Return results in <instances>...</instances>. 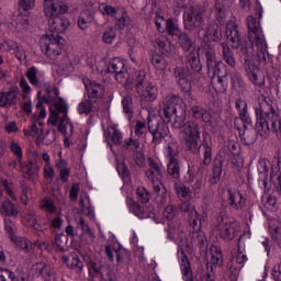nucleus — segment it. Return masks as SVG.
<instances>
[{
	"instance_id": "obj_1",
	"label": "nucleus",
	"mask_w": 281,
	"mask_h": 281,
	"mask_svg": "<svg viewBox=\"0 0 281 281\" xmlns=\"http://www.w3.org/2000/svg\"><path fill=\"white\" fill-rule=\"evenodd\" d=\"M44 102L49 104L48 124H50V126H58V131L63 133V135H74V124H71V121L67 117L69 104H67L63 98L56 99L49 95L44 97Z\"/></svg>"
},
{
	"instance_id": "obj_2",
	"label": "nucleus",
	"mask_w": 281,
	"mask_h": 281,
	"mask_svg": "<svg viewBox=\"0 0 281 281\" xmlns=\"http://www.w3.org/2000/svg\"><path fill=\"white\" fill-rule=\"evenodd\" d=\"M161 115L173 128H183L188 108L181 98L176 95L166 97L159 104Z\"/></svg>"
},
{
	"instance_id": "obj_3",
	"label": "nucleus",
	"mask_w": 281,
	"mask_h": 281,
	"mask_svg": "<svg viewBox=\"0 0 281 281\" xmlns=\"http://www.w3.org/2000/svg\"><path fill=\"white\" fill-rule=\"evenodd\" d=\"M269 102L270 100L265 95L259 98V109L263 117L257 120L256 131L260 137H267L271 131L281 135L280 116L273 112V106Z\"/></svg>"
},
{
	"instance_id": "obj_4",
	"label": "nucleus",
	"mask_w": 281,
	"mask_h": 281,
	"mask_svg": "<svg viewBox=\"0 0 281 281\" xmlns=\"http://www.w3.org/2000/svg\"><path fill=\"white\" fill-rule=\"evenodd\" d=\"M247 26H248V38L251 43L250 49L252 50V56L257 57V60H267L269 57V50L267 46V41L265 40V35L262 34V29L260 27V23L256 21L254 15H248L247 18Z\"/></svg>"
},
{
	"instance_id": "obj_5",
	"label": "nucleus",
	"mask_w": 281,
	"mask_h": 281,
	"mask_svg": "<svg viewBox=\"0 0 281 281\" xmlns=\"http://www.w3.org/2000/svg\"><path fill=\"white\" fill-rule=\"evenodd\" d=\"M41 47L50 60H56L63 54L65 38L59 34H46L41 37Z\"/></svg>"
},
{
	"instance_id": "obj_6",
	"label": "nucleus",
	"mask_w": 281,
	"mask_h": 281,
	"mask_svg": "<svg viewBox=\"0 0 281 281\" xmlns=\"http://www.w3.org/2000/svg\"><path fill=\"white\" fill-rule=\"evenodd\" d=\"M226 37L233 49H239L240 56H245L246 58H255V60H258V57L254 56V50L251 47L247 48V46L243 45L240 35L238 34V25L234 22V20L226 23Z\"/></svg>"
},
{
	"instance_id": "obj_7",
	"label": "nucleus",
	"mask_w": 281,
	"mask_h": 281,
	"mask_svg": "<svg viewBox=\"0 0 281 281\" xmlns=\"http://www.w3.org/2000/svg\"><path fill=\"white\" fill-rule=\"evenodd\" d=\"M182 128V139L184 142L186 148L196 153L201 148V127L199 123L194 121H189L183 123Z\"/></svg>"
},
{
	"instance_id": "obj_8",
	"label": "nucleus",
	"mask_w": 281,
	"mask_h": 281,
	"mask_svg": "<svg viewBox=\"0 0 281 281\" xmlns=\"http://www.w3.org/2000/svg\"><path fill=\"white\" fill-rule=\"evenodd\" d=\"M148 164L150 169L146 171V177L151 181L154 187V192L158 194V199H160V203H166V188L164 183H161V166L153 158H148Z\"/></svg>"
},
{
	"instance_id": "obj_9",
	"label": "nucleus",
	"mask_w": 281,
	"mask_h": 281,
	"mask_svg": "<svg viewBox=\"0 0 281 281\" xmlns=\"http://www.w3.org/2000/svg\"><path fill=\"white\" fill-rule=\"evenodd\" d=\"M236 109L237 111H239V117L241 122L245 123V131H239V135L241 138H244V142H246V144H254V142H256V137L251 136V132L247 128V126H251V117L249 116V112H247V101L243 99H237Z\"/></svg>"
},
{
	"instance_id": "obj_10",
	"label": "nucleus",
	"mask_w": 281,
	"mask_h": 281,
	"mask_svg": "<svg viewBox=\"0 0 281 281\" xmlns=\"http://www.w3.org/2000/svg\"><path fill=\"white\" fill-rule=\"evenodd\" d=\"M203 16H205V10H192L184 14V27L189 30V32H194L196 30L198 33L203 30V25L205 22L203 21Z\"/></svg>"
},
{
	"instance_id": "obj_11",
	"label": "nucleus",
	"mask_w": 281,
	"mask_h": 281,
	"mask_svg": "<svg viewBox=\"0 0 281 281\" xmlns=\"http://www.w3.org/2000/svg\"><path fill=\"white\" fill-rule=\"evenodd\" d=\"M43 8L45 16L48 19L69 12V4L60 2V0H44Z\"/></svg>"
},
{
	"instance_id": "obj_12",
	"label": "nucleus",
	"mask_w": 281,
	"mask_h": 281,
	"mask_svg": "<svg viewBox=\"0 0 281 281\" xmlns=\"http://www.w3.org/2000/svg\"><path fill=\"white\" fill-rule=\"evenodd\" d=\"M109 74H115L114 78L117 82H124L133 85V80L128 79V71L124 67V61L120 58H113L108 65Z\"/></svg>"
},
{
	"instance_id": "obj_13",
	"label": "nucleus",
	"mask_w": 281,
	"mask_h": 281,
	"mask_svg": "<svg viewBox=\"0 0 281 281\" xmlns=\"http://www.w3.org/2000/svg\"><path fill=\"white\" fill-rule=\"evenodd\" d=\"M83 85L86 87L87 98H89L90 102L98 103V100H102V98H104L106 90L102 83L91 79H85Z\"/></svg>"
},
{
	"instance_id": "obj_14",
	"label": "nucleus",
	"mask_w": 281,
	"mask_h": 281,
	"mask_svg": "<svg viewBox=\"0 0 281 281\" xmlns=\"http://www.w3.org/2000/svg\"><path fill=\"white\" fill-rule=\"evenodd\" d=\"M220 238L229 243L240 234V223L231 222V223H222L218 226Z\"/></svg>"
},
{
	"instance_id": "obj_15",
	"label": "nucleus",
	"mask_w": 281,
	"mask_h": 281,
	"mask_svg": "<svg viewBox=\"0 0 281 281\" xmlns=\"http://www.w3.org/2000/svg\"><path fill=\"white\" fill-rule=\"evenodd\" d=\"M19 102V88L12 86L9 91L1 92L0 94V106L1 109H10Z\"/></svg>"
},
{
	"instance_id": "obj_16",
	"label": "nucleus",
	"mask_w": 281,
	"mask_h": 281,
	"mask_svg": "<svg viewBox=\"0 0 281 281\" xmlns=\"http://www.w3.org/2000/svg\"><path fill=\"white\" fill-rule=\"evenodd\" d=\"M69 19L65 15L50 18L49 30L53 34H65L69 30Z\"/></svg>"
},
{
	"instance_id": "obj_17",
	"label": "nucleus",
	"mask_w": 281,
	"mask_h": 281,
	"mask_svg": "<svg viewBox=\"0 0 281 281\" xmlns=\"http://www.w3.org/2000/svg\"><path fill=\"white\" fill-rule=\"evenodd\" d=\"M245 68L246 74L252 83H255L257 87H262V85H265V75H262V71H260V68H258L256 64L246 60Z\"/></svg>"
},
{
	"instance_id": "obj_18",
	"label": "nucleus",
	"mask_w": 281,
	"mask_h": 281,
	"mask_svg": "<svg viewBox=\"0 0 281 281\" xmlns=\"http://www.w3.org/2000/svg\"><path fill=\"white\" fill-rule=\"evenodd\" d=\"M222 266H223V252L221 251V248L216 246H212L207 254L206 267L207 269H211V271H214V267L216 268Z\"/></svg>"
},
{
	"instance_id": "obj_19",
	"label": "nucleus",
	"mask_w": 281,
	"mask_h": 281,
	"mask_svg": "<svg viewBox=\"0 0 281 281\" xmlns=\"http://www.w3.org/2000/svg\"><path fill=\"white\" fill-rule=\"evenodd\" d=\"M137 93L143 102H155L159 95V90L157 86L147 83L145 87L138 88Z\"/></svg>"
},
{
	"instance_id": "obj_20",
	"label": "nucleus",
	"mask_w": 281,
	"mask_h": 281,
	"mask_svg": "<svg viewBox=\"0 0 281 281\" xmlns=\"http://www.w3.org/2000/svg\"><path fill=\"white\" fill-rule=\"evenodd\" d=\"M178 258L180 260V269L183 276V280L192 281V269L190 268V260L188 259V256H186L183 248L178 250Z\"/></svg>"
},
{
	"instance_id": "obj_21",
	"label": "nucleus",
	"mask_w": 281,
	"mask_h": 281,
	"mask_svg": "<svg viewBox=\"0 0 281 281\" xmlns=\"http://www.w3.org/2000/svg\"><path fill=\"white\" fill-rule=\"evenodd\" d=\"M21 172L24 175L25 179L31 181H36L38 179V166L34 161H29L26 165L20 161Z\"/></svg>"
},
{
	"instance_id": "obj_22",
	"label": "nucleus",
	"mask_w": 281,
	"mask_h": 281,
	"mask_svg": "<svg viewBox=\"0 0 281 281\" xmlns=\"http://www.w3.org/2000/svg\"><path fill=\"white\" fill-rule=\"evenodd\" d=\"M33 271L45 281H54L52 267L45 262H37L33 266Z\"/></svg>"
},
{
	"instance_id": "obj_23",
	"label": "nucleus",
	"mask_w": 281,
	"mask_h": 281,
	"mask_svg": "<svg viewBox=\"0 0 281 281\" xmlns=\"http://www.w3.org/2000/svg\"><path fill=\"white\" fill-rule=\"evenodd\" d=\"M157 47H159L161 54L165 56H172L177 48L173 46L172 42H170L166 36L159 35L155 41Z\"/></svg>"
},
{
	"instance_id": "obj_24",
	"label": "nucleus",
	"mask_w": 281,
	"mask_h": 281,
	"mask_svg": "<svg viewBox=\"0 0 281 281\" xmlns=\"http://www.w3.org/2000/svg\"><path fill=\"white\" fill-rule=\"evenodd\" d=\"M235 0H217L215 2V12L217 20L223 22L227 16V10L234 5Z\"/></svg>"
},
{
	"instance_id": "obj_25",
	"label": "nucleus",
	"mask_w": 281,
	"mask_h": 281,
	"mask_svg": "<svg viewBox=\"0 0 281 281\" xmlns=\"http://www.w3.org/2000/svg\"><path fill=\"white\" fill-rule=\"evenodd\" d=\"M126 203H127L130 212L132 214H134V216H136L137 218L144 220V218H148V216H150L148 214V212H146V210L142 206V204L135 202V200L127 199Z\"/></svg>"
},
{
	"instance_id": "obj_26",
	"label": "nucleus",
	"mask_w": 281,
	"mask_h": 281,
	"mask_svg": "<svg viewBox=\"0 0 281 281\" xmlns=\"http://www.w3.org/2000/svg\"><path fill=\"white\" fill-rule=\"evenodd\" d=\"M228 203L234 210H243L246 201L241 192L228 190Z\"/></svg>"
},
{
	"instance_id": "obj_27",
	"label": "nucleus",
	"mask_w": 281,
	"mask_h": 281,
	"mask_svg": "<svg viewBox=\"0 0 281 281\" xmlns=\"http://www.w3.org/2000/svg\"><path fill=\"white\" fill-rule=\"evenodd\" d=\"M151 135L154 142H161V139H166V137L170 135V128H168L166 122H159L156 128L151 132Z\"/></svg>"
},
{
	"instance_id": "obj_28",
	"label": "nucleus",
	"mask_w": 281,
	"mask_h": 281,
	"mask_svg": "<svg viewBox=\"0 0 281 281\" xmlns=\"http://www.w3.org/2000/svg\"><path fill=\"white\" fill-rule=\"evenodd\" d=\"M61 260L65 262L68 269H76L78 273H81L82 269L85 268L82 261H80V258H78L77 255H71L70 257L63 256Z\"/></svg>"
},
{
	"instance_id": "obj_29",
	"label": "nucleus",
	"mask_w": 281,
	"mask_h": 281,
	"mask_svg": "<svg viewBox=\"0 0 281 281\" xmlns=\"http://www.w3.org/2000/svg\"><path fill=\"white\" fill-rule=\"evenodd\" d=\"M220 45L222 47V58L224 63L232 68L236 67V57H234V52H232L226 43H221Z\"/></svg>"
},
{
	"instance_id": "obj_30",
	"label": "nucleus",
	"mask_w": 281,
	"mask_h": 281,
	"mask_svg": "<svg viewBox=\"0 0 281 281\" xmlns=\"http://www.w3.org/2000/svg\"><path fill=\"white\" fill-rule=\"evenodd\" d=\"M187 60H188V65L191 67V69L193 71H201V69H203V65L201 64V57L199 55V50L194 49L192 50L188 57H187Z\"/></svg>"
},
{
	"instance_id": "obj_31",
	"label": "nucleus",
	"mask_w": 281,
	"mask_h": 281,
	"mask_svg": "<svg viewBox=\"0 0 281 281\" xmlns=\"http://www.w3.org/2000/svg\"><path fill=\"white\" fill-rule=\"evenodd\" d=\"M0 214L2 216H19V209L10 200L2 202L0 206Z\"/></svg>"
},
{
	"instance_id": "obj_32",
	"label": "nucleus",
	"mask_w": 281,
	"mask_h": 281,
	"mask_svg": "<svg viewBox=\"0 0 281 281\" xmlns=\"http://www.w3.org/2000/svg\"><path fill=\"white\" fill-rule=\"evenodd\" d=\"M270 236H272L273 240H276L281 247V222L273 218L272 220V225L269 228Z\"/></svg>"
},
{
	"instance_id": "obj_33",
	"label": "nucleus",
	"mask_w": 281,
	"mask_h": 281,
	"mask_svg": "<svg viewBox=\"0 0 281 281\" xmlns=\"http://www.w3.org/2000/svg\"><path fill=\"white\" fill-rule=\"evenodd\" d=\"M0 281H27V280L23 276L16 277V274H14V272H12L9 269L0 268Z\"/></svg>"
},
{
	"instance_id": "obj_34",
	"label": "nucleus",
	"mask_w": 281,
	"mask_h": 281,
	"mask_svg": "<svg viewBox=\"0 0 281 281\" xmlns=\"http://www.w3.org/2000/svg\"><path fill=\"white\" fill-rule=\"evenodd\" d=\"M151 65L155 67L156 71H166V69H168V61L159 54L151 57Z\"/></svg>"
},
{
	"instance_id": "obj_35",
	"label": "nucleus",
	"mask_w": 281,
	"mask_h": 281,
	"mask_svg": "<svg viewBox=\"0 0 281 281\" xmlns=\"http://www.w3.org/2000/svg\"><path fill=\"white\" fill-rule=\"evenodd\" d=\"M11 241L13 243V245H15L18 249H21V251L27 252L32 247V241H30L25 237L15 236V237H12Z\"/></svg>"
},
{
	"instance_id": "obj_36",
	"label": "nucleus",
	"mask_w": 281,
	"mask_h": 281,
	"mask_svg": "<svg viewBox=\"0 0 281 281\" xmlns=\"http://www.w3.org/2000/svg\"><path fill=\"white\" fill-rule=\"evenodd\" d=\"M207 69L209 74H212V76H217V78H224V76H227V68L223 61H215V64H213V68Z\"/></svg>"
},
{
	"instance_id": "obj_37",
	"label": "nucleus",
	"mask_w": 281,
	"mask_h": 281,
	"mask_svg": "<svg viewBox=\"0 0 281 281\" xmlns=\"http://www.w3.org/2000/svg\"><path fill=\"white\" fill-rule=\"evenodd\" d=\"M223 33L221 32V26L217 24H211L206 31V38L209 41H221Z\"/></svg>"
},
{
	"instance_id": "obj_38",
	"label": "nucleus",
	"mask_w": 281,
	"mask_h": 281,
	"mask_svg": "<svg viewBox=\"0 0 281 281\" xmlns=\"http://www.w3.org/2000/svg\"><path fill=\"white\" fill-rule=\"evenodd\" d=\"M24 221L30 227H34L36 232H43V225L38 223V220H36V214L33 211H29L24 215Z\"/></svg>"
},
{
	"instance_id": "obj_39",
	"label": "nucleus",
	"mask_w": 281,
	"mask_h": 281,
	"mask_svg": "<svg viewBox=\"0 0 281 281\" xmlns=\"http://www.w3.org/2000/svg\"><path fill=\"white\" fill-rule=\"evenodd\" d=\"M94 104H97V102H91V99L88 97L86 100L79 103L78 113L80 115H89V113L93 111Z\"/></svg>"
},
{
	"instance_id": "obj_40",
	"label": "nucleus",
	"mask_w": 281,
	"mask_h": 281,
	"mask_svg": "<svg viewBox=\"0 0 281 281\" xmlns=\"http://www.w3.org/2000/svg\"><path fill=\"white\" fill-rule=\"evenodd\" d=\"M189 224L193 232H199V229H201V220H199V212H196V209H192L191 213H189Z\"/></svg>"
},
{
	"instance_id": "obj_41",
	"label": "nucleus",
	"mask_w": 281,
	"mask_h": 281,
	"mask_svg": "<svg viewBox=\"0 0 281 281\" xmlns=\"http://www.w3.org/2000/svg\"><path fill=\"white\" fill-rule=\"evenodd\" d=\"M205 58L207 68L212 69L214 64L218 63V60H216V52L214 50V47L207 46L205 48Z\"/></svg>"
},
{
	"instance_id": "obj_42",
	"label": "nucleus",
	"mask_w": 281,
	"mask_h": 281,
	"mask_svg": "<svg viewBox=\"0 0 281 281\" xmlns=\"http://www.w3.org/2000/svg\"><path fill=\"white\" fill-rule=\"evenodd\" d=\"M168 175L172 177L173 179H179L180 177V168H179V160L178 159H171L168 164Z\"/></svg>"
},
{
	"instance_id": "obj_43",
	"label": "nucleus",
	"mask_w": 281,
	"mask_h": 281,
	"mask_svg": "<svg viewBox=\"0 0 281 281\" xmlns=\"http://www.w3.org/2000/svg\"><path fill=\"white\" fill-rule=\"evenodd\" d=\"M176 194L179 199H190V188L186 187L183 183L175 184Z\"/></svg>"
},
{
	"instance_id": "obj_44",
	"label": "nucleus",
	"mask_w": 281,
	"mask_h": 281,
	"mask_svg": "<svg viewBox=\"0 0 281 281\" xmlns=\"http://www.w3.org/2000/svg\"><path fill=\"white\" fill-rule=\"evenodd\" d=\"M41 209L44 210L47 214H54L56 212V205L54 204V200L49 198H44L41 201Z\"/></svg>"
},
{
	"instance_id": "obj_45",
	"label": "nucleus",
	"mask_w": 281,
	"mask_h": 281,
	"mask_svg": "<svg viewBox=\"0 0 281 281\" xmlns=\"http://www.w3.org/2000/svg\"><path fill=\"white\" fill-rule=\"evenodd\" d=\"M179 45L182 47L184 52H190L192 48V40L188 34L181 33L180 36H178Z\"/></svg>"
},
{
	"instance_id": "obj_46",
	"label": "nucleus",
	"mask_w": 281,
	"mask_h": 281,
	"mask_svg": "<svg viewBox=\"0 0 281 281\" xmlns=\"http://www.w3.org/2000/svg\"><path fill=\"white\" fill-rule=\"evenodd\" d=\"M116 36H117V32L115 31V29L109 27L103 32L102 41L106 45H111L113 41H115Z\"/></svg>"
},
{
	"instance_id": "obj_47",
	"label": "nucleus",
	"mask_w": 281,
	"mask_h": 281,
	"mask_svg": "<svg viewBox=\"0 0 281 281\" xmlns=\"http://www.w3.org/2000/svg\"><path fill=\"white\" fill-rule=\"evenodd\" d=\"M165 30H167V34H169V36H180V34H181L179 26H177V24H175V21H172V19H168L166 21Z\"/></svg>"
},
{
	"instance_id": "obj_48",
	"label": "nucleus",
	"mask_w": 281,
	"mask_h": 281,
	"mask_svg": "<svg viewBox=\"0 0 281 281\" xmlns=\"http://www.w3.org/2000/svg\"><path fill=\"white\" fill-rule=\"evenodd\" d=\"M231 82H232V87H233V89H235V91L240 92V91H243V89H245V82H243V78L238 74L232 75Z\"/></svg>"
},
{
	"instance_id": "obj_49",
	"label": "nucleus",
	"mask_w": 281,
	"mask_h": 281,
	"mask_svg": "<svg viewBox=\"0 0 281 281\" xmlns=\"http://www.w3.org/2000/svg\"><path fill=\"white\" fill-rule=\"evenodd\" d=\"M232 266L236 267V265H245L247 262V255L245 251L238 249L237 252L232 257Z\"/></svg>"
},
{
	"instance_id": "obj_50",
	"label": "nucleus",
	"mask_w": 281,
	"mask_h": 281,
	"mask_svg": "<svg viewBox=\"0 0 281 281\" xmlns=\"http://www.w3.org/2000/svg\"><path fill=\"white\" fill-rule=\"evenodd\" d=\"M92 16L89 13H81L78 18V27L80 30H87L89 27V23L92 21Z\"/></svg>"
},
{
	"instance_id": "obj_51",
	"label": "nucleus",
	"mask_w": 281,
	"mask_h": 281,
	"mask_svg": "<svg viewBox=\"0 0 281 281\" xmlns=\"http://www.w3.org/2000/svg\"><path fill=\"white\" fill-rule=\"evenodd\" d=\"M202 159L204 166H210L212 164V147H210L207 143H203Z\"/></svg>"
},
{
	"instance_id": "obj_52",
	"label": "nucleus",
	"mask_w": 281,
	"mask_h": 281,
	"mask_svg": "<svg viewBox=\"0 0 281 281\" xmlns=\"http://www.w3.org/2000/svg\"><path fill=\"white\" fill-rule=\"evenodd\" d=\"M4 229L9 234L11 240L16 237V224L10 218H4Z\"/></svg>"
},
{
	"instance_id": "obj_53",
	"label": "nucleus",
	"mask_w": 281,
	"mask_h": 281,
	"mask_svg": "<svg viewBox=\"0 0 281 281\" xmlns=\"http://www.w3.org/2000/svg\"><path fill=\"white\" fill-rule=\"evenodd\" d=\"M18 7L24 12H30L36 8V0H18Z\"/></svg>"
},
{
	"instance_id": "obj_54",
	"label": "nucleus",
	"mask_w": 281,
	"mask_h": 281,
	"mask_svg": "<svg viewBox=\"0 0 281 281\" xmlns=\"http://www.w3.org/2000/svg\"><path fill=\"white\" fill-rule=\"evenodd\" d=\"M99 10H100L101 14H103L104 16L114 18L117 14V10L106 3H101L99 5Z\"/></svg>"
},
{
	"instance_id": "obj_55",
	"label": "nucleus",
	"mask_w": 281,
	"mask_h": 281,
	"mask_svg": "<svg viewBox=\"0 0 281 281\" xmlns=\"http://www.w3.org/2000/svg\"><path fill=\"white\" fill-rule=\"evenodd\" d=\"M21 191L22 194L20 196V201L24 204L27 205V203H30V187H27V184L25 183V181L21 182Z\"/></svg>"
},
{
	"instance_id": "obj_56",
	"label": "nucleus",
	"mask_w": 281,
	"mask_h": 281,
	"mask_svg": "<svg viewBox=\"0 0 281 281\" xmlns=\"http://www.w3.org/2000/svg\"><path fill=\"white\" fill-rule=\"evenodd\" d=\"M10 150L11 153H13V155H15L19 164H21V159H23V148H21V145H19V143H16L15 140H12L10 143Z\"/></svg>"
},
{
	"instance_id": "obj_57",
	"label": "nucleus",
	"mask_w": 281,
	"mask_h": 281,
	"mask_svg": "<svg viewBox=\"0 0 281 281\" xmlns=\"http://www.w3.org/2000/svg\"><path fill=\"white\" fill-rule=\"evenodd\" d=\"M262 203H263V207H266V210H269L270 212H276V210H278V207L276 206V198L268 195V196H263L262 198Z\"/></svg>"
},
{
	"instance_id": "obj_58",
	"label": "nucleus",
	"mask_w": 281,
	"mask_h": 281,
	"mask_svg": "<svg viewBox=\"0 0 281 281\" xmlns=\"http://www.w3.org/2000/svg\"><path fill=\"white\" fill-rule=\"evenodd\" d=\"M145 81H146V70H138L135 74V82H134L137 91L139 89H142V87L144 86Z\"/></svg>"
},
{
	"instance_id": "obj_59",
	"label": "nucleus",
	"mask_w": 281,
	"mask_h": 281,
	"mask_svg": "<svg viewBox=\"0 0 281 281\" xmlns=\"http://www.w3.org/2000/svg\"><path fill=\"white\" fill-rule=\"evenodd\" d=\"M136 194L140 203H148V201H150V193L144 187H138L136 190Z\"/></svg>"
},
{
	"instance_id": "obj_60",
	"label": "nucleus",
	"mask_w": 281,
	"mask_h": 281,
	"mask_svg": "<svg viewBox=\"0 0 281 281\" xmlns=\"http://www.w3.org/2000/svg\"><path fill=\"white\" fill-rule=\"evenodd\" d=\"M177 216V210L172 205H167L162 211V218L165 221H172Z\"/></svg>"
},
{
	"instance_id": "obj_61",
	"label": "nucleus",
	"mask_w": 281,
	"mask_h": 281,
	"mask_svg": "<svg viewBox=\"0 0 281 281\" xmlns=\"http://www.w3.org/2000/svg\"><path fill=\"white\" fill-rule=\"evenodd\" d=\"M36 75L37 70L35 67H31L26 71L27 80L31 82V85H34L35 87L38 86V77Z\"/></svg>"
},
{
	"instance_id": "obj_62",
	"label": "nucleus",
	"mask_w": 281,
	"mask_h": 281,
	"mask_svg": "<svg viewBox=\"0 0 281 281\" xmlns=\"http://www.w3.org/2000/svg\"><path fill=\"white\" fill-rule=\"evenodd\" d=\"M76 65H78L77 58H71V57L64 58V69H66V71H74V69H76Z\"/></svg>"
},
{
	"instance_id": "obj_63",
	"label": "nucleus",
	"mask_w": 281,
	"mask_h": 281,
	"mask_svg": "<svg viewBox=\"0 0 281 281\" xmlns=\"http://www.w3.org/2000/svg\"><path fill=\"white\" fill-rule=\"evenodd\" d=\"M109 135L113 144H122V132H120L119 130L112 128L109 132Z\"/></svg>"
},
{
	"instance_id": "obj_64",
	"label": "nucleus",
	"mask_w": 281,
	"mask_h": 281,
	"mask_svg": "<svg viewBox=\"0 0 281 281\" xmlns=\"http://www.w3.org/2000/svg\"><path fill=\"white\" fill-rule=\"evenodd\" d=\"M271 276L274 281H281V261H278L273 267H272V272Z\"/></svg>"
}]
</instances>
